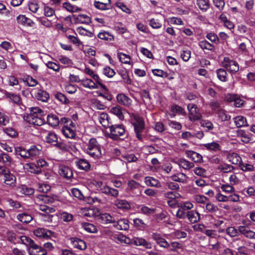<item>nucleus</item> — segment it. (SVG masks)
I'll use <instances>...</instances> for the list:
<instances>
[{"mask_svg":"<svg viewBox=\"0 0 255 255\" xmlns=\"http://www.w3.org/2000/svg\"><path fill=\"white\" fill-rule=\"evenodd\" d=\"M216 113L218 117L222 121H228L231 118V117L227 115L226 112L222 109H219L217 112H216Z\"/></svg>","mask_w":255,"mask_h":255,"instance_id":"58","label":"nucleus"},{"mask_svg":"<svg viewBox=\"0 0 255 255\" xmlns=\"http://www.w3.org/2000/svg\"><path fill=\"white\" fill-rule=\"evenodd\" d=\"M28 154H29V158H34L41 153V150L38 149L36 146L32 145L31 147L28 149Z\"/></svg>","mask_w":255,"mask_h":255,"instance_id":"50","label":"nucleus"},{"mask_svg":"<svg viewBox=\"0 0 255 255\" xmlns=\"http://www.w3.org/2000/svg\"><path fill=\"white\" fill-rule=\"evenodd\" d=\"M185 153L186 156L194 162L201 163L203 162L202 156L195 151L186 150L185 151Z\"/></svg>","mask_w":255,"mask_h":255,"instance_id":"25","label":"nucleus"},{"mask_svg":"<svg viewBox=\"0 0 255 255\" xmlns=\"http://www.w3.org/2000/svg\"><path fill=\"white\" fill-rule=\"evenodd\" d=\"M245 178V175L242 172H233L229 178V182L231 185L239 184Z\"/></svg>","mask_w":255,"mask_h":255,"instance_id":"10","label":"nucleus"},{"mask_svg":"<svg viewBox=\"0 0 255 255\" xmlns=\"http://www.w3.org/2000/svg\"><path fill=\"white\" fill-rule=\"evenodd\" d=\"M34 235L39 238L48 239L53 235V233L50 230L43 228H38L33 231Z\"/></svg>","mask_w":255,"mask_h":255,"instance_id":"11","label":"nucleus"},{"mask_svg":"<svg viewBox=\"0 0 255 255\" xmlns=\"http://www.w3.org/2000/svg\"><path fill=\"white\" fill-rule=\"evenodd\" d=\"M48 124L52 127H56L61 124V120H59L58 117L53 114H49L47 117Z\"/></svg>","mask_w":255,"mask_h":255,"instance_id":"36","label":"nucleus"},{"mask_svg":"<svg viewBox=\"0 0 255 255\" xmlns=\"http://www.w3.org/2000/svg\"><path fill=\"white\" fill-rule=\"evenodd\" d=\"M110 112L116 116L120 120H123L124 116L122 112V108L120 106L113 107L110 109Z\"/></svg>","mask_w":255,"mask_h":255,"instance_id":"41","label":"nucleus"},{"mask_svg":"<svg viewBox=\"0 0 255 255\" xmlns=\"http://www.w3.org/2000/svg\"><path fill=\"white\" fill-rule=\"evenodd\" d=\"M16 219L23 224H27L33 220V217L28 212H24L18 213Z\"/></svg>","mask_w":255,"mask_h":255,"instance_id":"23","label":"nucleus"},{"mask_svg":"<svg viewBox=\"0 0 255 255\" xmlns=\"http://www.w3.org/2000/svg\"><path fill=\"white\" fill-rule=\"evenodd\" d=\"M43 13L46 17H51L53 15H55V9L47 5L44 6Z\"/></svg>","mask_w":255,"mask_h":255,"instance_id":"60","label":"nucleus"},{"mask_svg":"<svg viewBox=\"0 0 255 255\" xmlns=\"http://www.w3.org/2000/svg\"><path fill=\"white\" fill-rule=\"evenodd\" d=\"M197 4L203 11H206L210 6L209 0H197Z\"/></svg>","mask_w":255,"mask_h":255,"instance_id":"54","label":"nucleus"},{"mask_svg":"<svg viewBox=\"0 0 255 255\" xmlns=\"http://www.w3.org/2000/svg\"><path fill=\"white\" fill-rule=\"evenodd\" d=\"M100 147H101V145L98 142L97 140L95 138H91L89 140L88 142L86 144L84 151L85 152L89 150H93Z\"/></svg>","mask_w":255,"mask_h":255,"instance_id":"34","label":"nucleus"},{"mask_svg":"<svg viewBox=\"0 0 255 255\" xmlns=\"http://www.w3.org/2000/svg\"><path fill=\"white\" fill-rule=\"evenodd\" d=\"M133 242L134 244L136 246H142L145 248L149 249H151L152 247L151 244L142 238H134Z\"/></svg>","mask_w":255,"mask_h":255,"instance_id":"35","label":"nucleus"},{"mask_svg":"<svg viewBox=\"0 0 255 255\" xmlns=\"http://www.w3.org/2000/svg\"><path fill=\"white\" fill-rule=\"evenodd\" d=\"M152 238L156 242V244L160 247L164 249H168L170 248V244L163 238L160 234L157 233H153L152 234Z\"/></svg>","mask_w":255,"mask_h":255,"instance_id":"16","label":"nucleus"},{"mask_svg":"<svg viewBox=\"0 0 255 255\" xmlns=\"http://www.w3.org/2000/svg\"><path fill=\"white\" fill-rule=\"evenodd\" d=\"M171 114H169L170 118H174L176 114L184 115L185 112L184 109L177 105H173L171 107Z\"/></svg>","mask_w":255,"mask_h":255,"instance_id":"43","label":"nucleus"},{"mask_svg":"<svg viewBox=\"0 0 255 255\" xmlns=\"http://www.w3.org/2000/svg\"><path fill=\"white\" fill-rule=\"evenodd\" d=\"M61 125H63L62 132L66 137L73 138L75 137L76 124L70 119L61 118Z\"/></svg>","mask_w":255,"mask_h":255,"instance_id":"4","label":"nucleus"},{"mask_svg":"<svg viewBox=\"0 0 255 255\" xmlns=\"http://www.w3.org/2000/svg\"><path fill=\"white\" fill-rule=\"evenodd\" d=\"M109 137L114 139H118L121 136H123L125 133V128L123 125H115L109 127Z\"/></svg>","mask_w":255,"mask_h":255,"instance_id":"5","label":"nucleus"},{"mask_svg":"<svg viewBox=\"0 0 255 255\" xmlns=\"http://www.w3.org/2000/svg\"><path fill=\"white\" fill-rule=\"evenodd\" d=\"M225 99L228 102H234L237 107H240L244 105V101L241 99L237 95L228 94L226 95Z\"/></svg>","mask_w":255,"mask_h":255,"instance_id":"13","label":"nucleus"},{"mask_svg":"<svg viewBox=\"0 0 255 255\" xmlns=\"http://www.w3.org/2000/svg\"><path fill=\"white\" fill-rule=\"evenodd\" d=\"M81 84L85 88L90 89H98V85L91 79H85L81 81Z\"/></svg>","mask_w":255,"mask_h":255,"instance_id":"42","label":"nucleus"},{"mask_svg":"<svg viewBox=\"0 0 255 255\" xmlns=\"http://www.w3.org/2000/svg\"><path fill=\"white\" fill-rule=\"evenodd\" d=\"M172 180L176 182L185 183L187 181V177L183 173H179L170 176Z\"/></svg>","mask_w":255,"mask_h":255,"instance_id":"45","label":"nucleus"},{"mask_svg":"<svg viewBox=\"0 0 255 255\" xmlns=\"http://www.w3.org/2000/svg\"><path fill=\"white\" fill-rule=\"evenodd\" d=\"M97 37L101 40L107 42H111L114 40V36L110 32L105 30H101L99 32Z\"/></svg>","mask_w":255,"mask_h":255,"instance_id":"29","label":"nucleus"},{"mask_svg":"<svg viewBox=\"0 0 255 255\" xmlns=\"http://www.w3.org/2000/svg\"><path fill=\"white\" fill-rule=\"evenodd\" d=\"M99 219L103 224H110L115 222V218L109 214L104 213L99 215Z\"/></svg>","mask_w":255,"mask_h":255,"instance_id":"37","label":"nucleus"},{"mask_svg":"<svg viewBox=\"0 0 255 255\" xmlns=\"http://www.w3.org/2000/svg\"><path fill=\"white\" fill-rule=\"evenodd\" d=\"M57 196H49L44 194L39 195L37 196L36 201L37 202H40L45 204H51L57 200Z\"/></svg>","mask_w":255,"mask_h":255,"instance_id":"19","label":"nucleus"},{"mask_svg":"<svg viewBox=\"0 0 255 255\" xmlns=\"http://www.w3.org/2000/svg\"><path fill=\"white\" fill-rule=\"evenodd\" d=\"M16 154L19 155L21 157L24 158H29V154H28V150H26L21 147H17L15 148Z\"/></svg>","mask_w":255,"mask_h":255,"instance_id":"55","label":"nucleus"},{"mask_svg":"<svg viewBox=\"0 0 255 255\" xmlns=\"http://www.w3.org/2000/svg\"><path fill=\"white\" fill-rule=\"evenodd\" d=\"M76 164L79 169L86 171L89 170L91 167L89 161L83 158L78 159L76 162Z\"/></svg>","mask_w":255,"mask_h":255,"instance_id":"38","label":"nucleus"},{"mask_svg":"<svg viewBox=\"0 0 255 255\" xmlns=\"http://www.w3.org/2000/svg\"><path fill=\"white\" fill-rule=\"evenodd\" d=\"M178 207L182 208L185 211L189 210L194 207L193 203L189 201L182 202L178 204Z\"/></svg>","mask_w":255,"mask_h":255,"instance_id":"63","label":"nucleus"},{"mask_svg":"<svg viewBox=\"0 0 255 255\" xmlns=\"http://www.w3.org/2000/svg\"><path fill=\"white\" fill-rule=\"evenodd\" d=\"M175 163L177 164L180 168L185 170H189L194 166L193 162H190L184 158H180L174 161Z\"/></svg>","mask_w":255,"mask_h":255,"instance_id":"20","label":"nucleus"},{"mask_svg":"<svg viewBox=\"0 0 255 255\" xmlns=\"http://www.w3.org/2000/svg\"><path fill=\"white\" fill-rule=\"evenodd\" d=\"M234 169L233 166L226 163L220 164L217 167V169L223 173L231 172Z\"/></svg>","mask_w":255,"mask_h":255,"instance_id":"51","label":"nucleus"},{"mask_svg":"<svg viewBox=\"0 0 255 255\" xmlns=\"http://www.w3.org/2000/svg\"><path fill=\"white\" fill-rule=\"evenodd\" d=\"M233 185L230 184H224L221 185V189L223 192H225L227 194H236L235 192V188L233 187Z\"/></svg>","mask_w":255,"mask_h":255,"instance_id":"44","label":"nucleus"},{"mask_svg":"<svg viewBox=\"0 0 255 255\" xmlns=\"http://www.w3.org/2000/svg\"><path fill=\"white\" fill-rule=\"evenodd\" d=\"M234 122L238 127H245L248 125L246 119L241 116H237L235 118Z\"/></svg>","mask_w":255,"mask_h":255,"instance_id":"49","label":"nucleus"},{"mask_svg":"<svg viewBox=\"0 0 255 255\" xmlns=\"http://www.w3.org/2000/svg\"><path fill=\"white\" fill-rule=\"evenodd\" d=\"M63 7L71 12H76L81 10V8L77 6L73 5L69 2H64Z\"/></svg>","mask_w":255,"mask_h":255,"instance_id":"57","label":"nucleus"},{"mask_svg":"<svg viewBox=\"0 0 255 255\" xmlns=\"http://www.w3.org/2000/svg\"><path fill=\"white\" fill-rule=\"evenodd\" d=\"M82 228L88 233H95L97 232V229L93 224L89 223H82Z\"/></svg>","mask_w":255,"mask_h":255,"instance_id":"48","label":"nucleus"},{"mask_svg":"<svg viewBox=\"0 0 255 255\" xmlns=\"http://www.w3.org/2000/svg\"><path fill=\"white\" fill-rule=\"evenodd\" d=\"M100 123L105 128L109 127V116L107 113H101L98 117Z\"/></svg>","mask_w":255,"mask_h":255,"instance_id":"40","label":"nucleus"},{"mask_svg":"<svg viewBox=\"0 0 255 255\" xmlns=\"http://www.w3.org/2000/svg\"><path fill=\"white\" fill-rule=\"evenodd\" d=\"M187 108L189 111L188 118L191 121L194 122L201 119L202 115L196 105L190 104L188 105Z\"/></svg>","mask_w":255,"mask_h":255,"instance_id":"7","label":"nucleus"},{"mask_svg":"<svg viewBox=\"0 0 255 255\" xmlns=\"http://www.w3.org/2000/svg\"><path fill=\"white\" fill-rule=\"evenodd\" d=\"M16 21L18 24L28 26H33L34 22L23 14H20L16 17Z\"/></svg>","mask_w":255,"mask_h":255,"instance_id":"28","label":"nucleus"},{"mask_svg":"<svg viewBox=\"0 0 255 255\" xmlns=\"http://www.w3.org/2000/svg\"><path fill=\"white\" fill-rule=\"evenodd\" d=\"M86 201L89 204H95L98 205H104L106 203V198L102 195L89 196Z\"/></svg>","mask_w":255,"mask_h":255,"instance_id":"14","label":"nucleus"},{"mask_svg":"<svg viewBox=\"0 0 255 255\" xmlns=\"http://www.w3.org/2000/svg\"><path fill=\"white\" fill-rule=\"evenodd\" d=\"M116 98L118 102L124 106L128 107L132 104V100L125 94H118Z\"/></svg>","mask_w":255,"mask_h":255,"instance_id":"17","label":"nucleus"},{"mask_svg":"<svg viewBox=\"0 0 255 255\" xmlns=\"http://www.w3.org/2000/svg\"><path fill=\"white\" fill-rule=\"evenodd\" d=\"M82 214L85 217L94 218L99 216V210L96 208H84L82 209Z\"/></svg>","mask_w":255,"mask_h":255,"instance_id":"21","label":"nucleus"},{"mask_svg":"<svg viewBox=\"0 0 255 255\" xmlns=\"http://www.w3.org/2000/svg\"><path fill=\"white\" fill-rule=\"evenodd\" d=\"M203 146L206 149L214 152H218L221 150L220 144L216 141L207 143L204 144Z\"/></svg>","mask_w":255,"mask_h":255,"instance_id":"30","label":"nucleus"},{"mask_svg":"<svg viewBox=\"0 0 255 255\" xmlns=\"http://www.w3.org/2000/svg\"><path fill=\"white\" fill-rule=\"evenodd\" d=\"M130 117L136 136L139 140H142L143 137L142 133L145 128L144 120L139 115L134 114H131Z\"/></svg>","mask_w":255,"mask_h":255,"instance_id":"2","label":"nucleus"},{"mask_svg":"<svg viewBox=\"0 0 255 255\" xmlns=\"http://www.w3.org/2000/svg\"><path fill=\"white\" fill-rule=\"evenodd\" d=\"M215 198L218 201L222 202H238L240 200V197L238 194L225 195L220 192L216 194Z\"/></svg>","mask_w":255,"mask_h":255,"instance_id":"8","label":"nucleus"},{"mask_svg":"<svg viewBox=\"0 0 255 255\" xmlns=\"http://www.w3.org/2000/svg\"><path fill=\"white\" fill-rule=\"evenodd\" d=\"M139 213L147 216L153 215L156 212L155 208H150L144 205H140L137 207Z\"/></svg>","mask_w":255,"mask_h":255,"instance_id":"26","label":"nucleus"},{"mask_svg":"<svg viewBox=\"0 0 255 255\" xmlns=\"http://www.w3.org/2000/svg\"><path fill=\"white\" fill-rule=\"evenodd\" d=\"M199 46L203 50L206 49L209 51H213L214 49V46L205 40L199 41Z\"/></svg>","mask_w":255,"mask_h":255,"instance_id":"52","label":"nucleus"},{"mask_svg":"<svg viewBox=\"0 0 255 255\" xmlns=\"http://www.w3.org/2000/svg\"><path fill=\"white\" fill-rule=\"evenodd\" d=\"M34 94L35 97L39 101L47 102L49 98V94L44 90L40 89L34 90Z\"/></svg>","mask_w":255,"mask_h":255,"instance_id":"18","label":"nucleus"},{"mask_svg":"<svg viewBox=\"0 0 255 255\" xmlns=\"http://www.w3.org/2000/svg\"><path fill=\"white\" fill-rule=\"evenodd\" d=\"M114 227L118 230H127L129 229V222L127 219H122L117 221Z\"/></svg>","mask_w":255,"mask_h":255,"instance_id":"31","label":"nucleus"},{"mask_svg":"<svg viewBox=\"0 0 255 255\" xmlns=\"http://www.w3.org/2000/svg\"><path fill=\"white\" fill-rule=\"evenodd\" d=\"M222 63V66L231 73H235L239 70L238 63L229 57H225Z\"/></svg>","mask_w":255,"mask_h":255,"instance_id":"6","label":"nucleus"},{"mask_svg":"<svg viewBox=\"0 0 255 255\" xmlns=\"http://www.w3.org/2000/svg\"><path fill=\"white\" fill-rule=\"evenodd\" d=\"M85 152L95 160H100L102 157L101 147L93 150H89Z\"/></svg>","mask_w":255,"mask_h":255,"instance_id":"22","label":"nucleus"},{"mask_svg":"<svg viewBox=\"0 0 255 255\" xmlns=\"http://www.w3.org/2000/svg\"><path fill=\"white\" fill-rule=\"evenodd\" d=\"M24 168L28 172L36 174H38L41 172V169L37 165L32 164H26L24 166Z\"/></svg>","mask_w":255,"mask_h":255,"instance_id":"46","label":"nucleus"},{"mask_svg":"<svg viewBox=\"0 0 255 255\" xmlns=\"http://www.w3.org/2000/svg\"><path fill=\"white\" fill-rule=\"evenodd\" d=\"M69 240L74 248L81 251L85 250L87 248V245L85 242L80 238L72 237L70 238Z\"/></svg>","mask_w":255,"mask_h":255,"instance_id":"12","label":"nucleus"},{"mask_svg":"<svg viewBox=\"0 0 255 255\" xmlns=\"http://www.w3.org/2000/svg\"><path fill=\"white\" fill-rule=\"evenodd\" d=\"M239 166L241 169L244 172H252L255 170V167L253 165L247 163L241 162Z\"/></svg>","mask_w":255,"mask_h":255,"instance_id":"56","label":"nucleus"},{"mask_svg":"<svg viewBox=\"0 0 255 255\" xmlns=\"http://www.w3.org/2000/svg\"><path fill=\"white\" fill-rule=\"evenodd\" d=\"M120 61L124 64L131 65L130 56L128 54L121 52L118 54Z\"/></svg>","mask_w":255,"mask_h":255,"instance_id":"47","label":"nucleus"},{"mask_svg":"<svg viewBox=\"0 0 255 255\" xmlns=\"http://www.w3.org/2000/svg\"><path fill=\"white\" fill-rule=\"evenodd\" d=\"M1 162H2L5 165L10 166L12 163V158L7 154L2 152L0 154Z\"/></svg>","mask_w":255,"mask_h":255,"instance_id":"53","label":"nucleus"},{"mask_svg":"<svg viewBox=\"0 0 255 255\" xmlns=\"http://www.w3.org/2000/svg\"><path fill=\"white\" fill-rule=\"evenodd\" d=\"M37 19L38 21L46 28H50L53 26V23L48 18L44 17H37Z\"/></svg>","mask_w":255,"mask_h":255,"instance_id":"62","label":"nucleus"},{"mask_svg":"<svg viewBox=\"0 0 255 255\" xmlns=\"http://www.w3.org/2000/svg\"><path fill=\"white\" fill-rule=\"evenodd\" d=\"M44 112L38 107H32L30 113L27 117L28 122L31 125L40 126L45 123V121L42 118Z\"/></svg>","mask_w":255,"mask_h":255,"instance_id":"3","label":"nucleus"},{"mask_svg":"<svg viewBox=\"0 0 255 255\" xmlns=\"http://www.w3.org/2000/svg\"><path fill=\"white\" fill-rule=\"evenodd\" d=\"M24 82L29 87H34L38 84L37 81L30 76H27L24 78Z\"/></svg>","mask_w":255,"mask_h":255,"instance_id":"64","label":"nucleus"},{"mask_svg":"<svg viewBox=\"0 0 255 255\" xmlns=\"http://www.w3.org/2000/svg\"><path fill=\"white\" fill-rule=\"evenodd\" d=\"M58 173L60 176L70 179L73 177V172L71 168L64 165L59 166Z\"/></svg>","mask_w":255,"mask_h":255,"instance_id":"15","label":"nucleus"},{"mask_svg":"<svg viewBox=\"0 0 255 255\" xmlns=\"http://www.w3.org/2000/svg\"><path fill=\"white\" fill-rule=\"evenodd\" d=\"M45 141L54 146L57 144L58 136L56 133L52 131H49L45 136Z\"/></svg>","mask_w":255,"mask_h":255,"instance_id":"32","label":"nucleus"},{"mask_svg":"<svg viewBox=\"0 0 255 255\" xmlns=\"http://www.w3.org/2000/svg\"><path fill=\"white\" fill-rule=\"evenodd\" d=\"M78 23L83 24H89L91 22V18L86 14H79L77 17Z\"/></svg>","mask_w":255,"mask_h":255,"instance_id":"59","label":"nucleus"},{"mask_svg":"<svg viewBox=\"0 0 255 255\" xmlns=\"http://www.w3.org/2000/svg\"><path fill=\"white\" fill-rule=\"evenodd\" d=\"M38 208L42 212H44L43 213H52L55 212V210L54 208L52 207H49L45 205H43L41 203H38Z\"/></svg>","mask_w":255,"mask_h":255,"instance_id":"61","label":"nucleus"},{"mask_svg":"<svg viewBox=\"0 0 255 255\" xmlns=\"http://www.w3.org/2000/svg\"><path fill=\"white\" fill-rule=\"evenodd\" d=\"M90 187L93 189L101 192L108 196L116 198L119 196V191L109 186L106 183L99 180H93L91 181Z\"/></svg>","mask_w":255,"mask_h":255,"instance_id":"1","label":"nucleus"},{"mask_svg":"<svg viewBox=\"0 0 255 255\" xmlns=\"http://www.w3.org/2000/svg\"><path fill=\"white\" fill-rule=\"evenodd\" d=\"M144 182L148 186L158 188L161 186L160 182L157 179L152 177H146L144 178Z\"/></svg>","mask_w":255,"mask_h":255,"instance_id":"39","label":"nucleus"},{"mask_svg":"<svg viewBox=\"0 0 255 255\" xmlns=\"http://www.w3.org/2000/svg\"><path fill=\"white\" fill-rule=\"evenodd\" d=\"M227 159L229 162L234 164L239 165L242 162L241 157L235 152L229 153L227 156Z\"/></svg>","mask_w":255,"mask_h":255,"instance_id":"33","label":"nucleus"},{"mask_svg":"<svg viewBox=\"0 0 255 255\" xmlns=\"http://www.w3.org/2000/svg\"><path fill=\"white\" fill-rule=\"evenodd\" d=\"M3 183L6 186L13 188L16 186V179L14 174L7 170L3 175Z\"/></svg>","mask_w":255,"mask_h":255,"instance_id":"9","label":"nucleus"},{"mask_svg":"<svg viewBox=\"0 0 255 255\" xmlns=\"http://www.w3.org/2000/svg\"><path fill=\"white\" fill-rule=\"evenodd\" d=\"M186 218L191 223H195L200 221V214L196 210H190L187 212Z\"/></svg>","mask_w":255,"mask_h":255,"instance_id":"24","label":"nucleus"},{"mask_svg":"<svg viewBox=\"0 0 255 255\" xmlns=\"http://www.w3.org/2000/svg\"><path fill=\"white\" fill-rule=\"evenodd\" d=\"M114 205L118 208L122 210H128L130 208L129 202L125 199H117L114 202Z\"/></svg>","mask_w":255,"mask_h":255,"instance_id":"27","label":"nucleus"}]
</instances>
